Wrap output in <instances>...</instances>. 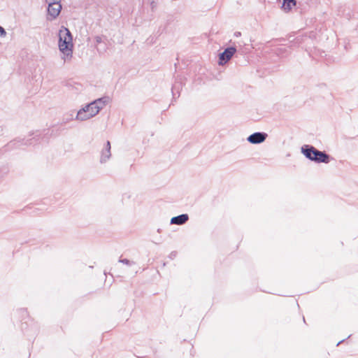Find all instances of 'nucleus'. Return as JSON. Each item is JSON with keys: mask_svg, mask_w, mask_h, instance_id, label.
Returning <instances> with one entry per match:
<instances>
[{"mask_svg": "<svg viewBox=\"0 0 358 358\" xmlns=\"http://www.w3.org/2000/svg\"><path fill=\"white\" fill-rule=\"evenodd\" d=\"M108 101L109 97L103 96L87 104L78 111L76 120L84 121L94 117L108 103Z\"/></svg>", "mask_w": 358, "mask_h": 358, "instance_id": "nucleus-1", "label": "nucleus"}, {"mask_svg": "<svg viewBox=\"0 0 358 358\" xmlns=\"http://www.w3.org/2000/svg\"><path fill=\"white\" fill-rule=\"evenodd\" d=\"M73 36L69 29L62 27L59 32V48L66 57H71L73 54Z\"/></svg>", "mask_w": 358, "mask_h": 358, "instance_id": "nucleus-2", "label": "nucleus"}, {"mask_svg": "<svg viewBox=\"0 0 358 358\" xmlns=\"http://www.w3.org/2000/svg\"><path fill=\"white\" fill-rule=\"evenodd\" d=\"M301 153L309 160L316 163L327 164L331 157L325 151H320L311 145H303L301 148Z\"/></svg>", "mask_w": 358, "mask_h": 358, "instance_id": "nucleus-3", "label": "nucleus"}, {"mask_svg": "<svg viewBox=\"0 0 358 358\" xmlns=\"http://www.w3.org/2000/svg\"><path fill=\"white\" fill-rule=\"evenodd\" d=\"M236 52L235 47H228L219 54V64L224 65L229 62Z\"/></svg>", "mask_w": 358, "mask_h": 358, "instance_id": "nucleus-4", "label": "nucleus"}, {"mask_svg": "<svg viewBox=\"0 0 358 358\" xmlns=\"http://www.w3.org/2000/svg\"><path fill=\"white\" fill-rule=\"evenodd\" d=\"M48 4V15L51 17L49 18L48 17V20H52L55 19L60 13L62 10L61 3H47Z\"/></svg>", "mask_w": 358, "mask_h": 358, "instance_id": "nucleus-5", "label": "nucleus"}, {"mask_svg": "<svg viewBox=\"0 0 358 358\" xmlns=\"http://www.w3.org/2000/svg\"><path fill=\"white\" fill-rule=\"evenodd\" d=\"M267 136L268 134L265 132H255L247 138V141L252 144H259L263 143Z\"/></svg>", "mask_w": 358, "mask_h": 358, "instance_id": "nucleus-6", "label": "nucleus"}, {"mask_svg": "<svg viewBox=\"0 0 358 358\" xmlns=\"http://www.w3.org/2000/svg\"><path fill=\"white\" fill-rule=\"evenodd\" d=\"M110 148H111L110 143L109 141H107L104 148L101 151V159H100L101 163H105L106 161H108L110 159V157L111 156Z\"/></svg>", "mask_w": 358, "mask_h": 358, "instance_id": "nucleus-7", "label": "nucleus"}, {"mask_svg": "<svg viewBox=\"0 0 358 358\" xmlns=\"http://www.w3.org/2000/svg\"><path fill=\"white\" fill-rule=\"evenodd\" d=\"M189 220L187 214H181L180 215L173 217L171 219V224L182 225L185 224Z\"/></svg>", "mask_w": 358, "mask_h": 358, "instance_id": "nucleus-8", "label": "nucleus"}, {"mask_svg": "<svg viewBox=\"0 0 358 358\" xmlns=\"http://www.w3.org/2000/svg\"><path fill=\"white\" fill-rule=\"evenodd\" d=\"M31 141H32V139L26 140V141H24V139H22V140H15V141H10L8 144V147L9 148H20L22 145H31V144H32Z\"/></svg>", "mask_w": 358, "mask_h": 358, "instance_id": "nucleus-9", "label": "nucleus"}, {"mask_svg": "<svg viewBox=\"0 0 358 358\" xmlns=\"http://www.w3.org/2000/svg\"><path fill=\"white\" fill-rule=\"evenodd\" d=\"M296 5V0H282L281 8L285 12H289L292 10V7Z\"/></svg>", "mask_w": 358, "mask_h": 358, "instance_id": "nucleus-10", "label": "nucleus"}, {"mask_svg": "<svg viewBox=\"0 0 358 358\" xmlns=\"http://www.w3.org/2000/svg\"><path fill=\"white\" fill-rule=\"evenodd\" d=\"M180 88V83H176L173 85V86L172 87V94H173V99H176V96L179 97V96H180V92H179Z\"/></svg>", "mask_w": 358, "mask_h": 358, "instance_id": "nucleus-11", "label": "nucleus"}, {"mask_svg": "<svg viewBox=\"0 0 358 358\" xmlns=\"http://www.w3.org/2000/svg\"><path fill=\"white\" fill-rule=\"evenodd\" d=\"M96 50L98 51V52L101 55V54H103L106 52V50L108 49V46H107V44L106 43V42H103V43H101V45L96 46Z\"/></svg>", "mask_w": 358, "mask_h": 358, "instance_id": "nucleus-12", "label": "nucleus"}, {"mask_svg": "<svg viewBox=\"0 0 358 358\" xmlns=\"http://www.w3.org/2000/svg\"><path fill=\"white\" fill-rule=\"evenodd\" d=\"M119 262L120 263H122L124 264H126L127 266H131V265H133L134 264V262H131L130 260L127 259H119Z\"/></svg>", "mask_w": 358, "mask_h": 358, "instance_id": "nucleus-13", "label": "nucleus"}, {"mask_svg": "<svg viewBox=\"0 0 358 358\" xmlns=\"http://www.w3.org/2000/svg\"><path fill=\"white\" fill-rule=\"evenodd\" d=\"M94 40H95V43H96V47L99 45H101V43H103V42H104L103 41L102 36H95Z\"/></svg>", "mask_w": 358, "mask_h": 358, "instance_id": "nucleus-14", "label": "nucleus"}, {"mask_svg": "<svg viewBox=\"0 0 358 358\" xmlns=\"http://www.w3.org/2000/svg\"><path fill=\"white\" fill-rule=\"evenodd\" d=\"M6 35V31L1 26H0V36L4 37Z\"/></svg>", "mask_w": 358, "mask_h": 358, "instance_id": "nucleus-15", "label": "nucleus"}, {"mask_svg": "<svg viewBox=\"0 0 358 358\" xmlns=\"http://www.w3.org/2000/svg\"><path fill=\"white\" fill-rule=\"evenodd\" d=\"M46 3H61V0H45Z\"/></svg>", "mask_w": 358, "mask_h": 358, "instance_id": "nucleus-16", "label": "nucleus"}, {"mask_svg": "<svg viewBox=\"0 0 358 358\" xmlns=\"http://www.w3.org/2000/svg\"><path fill=\"white\" fill-rule=\"evenodd\" d=\"M150 6H151L152 10H153L157 6V3H155V1H152L150 3Z\"/></svg>", "mask_w": 358, "mask_h": 358, "instance_id": "nucleus-17", "label": "nucleus"}, {"mask_svg": "<svg viewBox=\"0 0 358 358\" xmlns=\"http://www.w3.org/2000/svg\"><path fill=\"white\" fill-rule=\"evenodd\" d=\"M241 32H239V31H236V32H235V34H234L235 36H236V37L240 36H241Z\"/></svg>", "mask_w": 358, "mask_h": 358, "instance_id": "nucleus-18", "label": "nucleus"}, {"mask_svg": "<svg viewBox=\"0 0 358 358\" xmlns=\"http://www.w3.org/2000/svg\"><path fill=\"white\" fill-rule=\"evenodd\" d=\"M342 342H343V341H339V342H338V345L340 343H341Z\"/></svg>", "mask_w": 358, "mask_h": 358, "instance_id": "nucleus-19", "label": "nucleus"}]
</instances>
